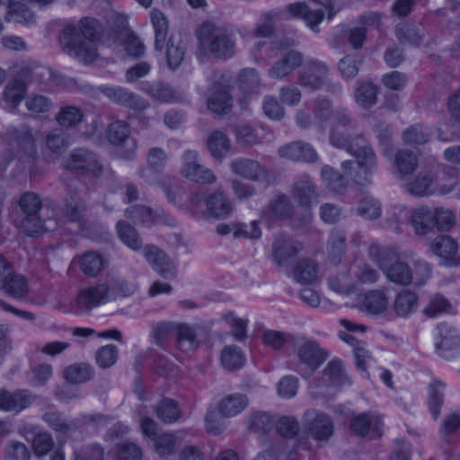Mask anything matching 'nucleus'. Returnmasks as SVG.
<instances>
[{
    "instance_id": "37",
    "label": "nucleus",
    "mask_w": 460,
    "mask_h": 460,
    "mask_svg": "<svg viewBox=\"0 0 460 460\" xmlns=\"http://www.w3.org/2000/svg\"><path fill=\"white\" fill-rule=\"evenodd\" d=\"M0 289H3L8 296L13 298H22L29 292V286L26 279L13 270L6 275Z\"/></svg>"
},
{
    "instance_id": "8",
    "label": "nucleus",
    "mask_w": 460,
    "mask_h": 460,
    "mask_svg": "<svg viewBox=\"0 0 460 460\" xmlns=\"http://www.w3.org/2000/svg\"><path fill=\"white\" fill-rule=\"evenodd\" d=\"M329 75L330 68L326 63L309 59L300 71L297 82L302 87L311 91L325 89L334 94L340 93L341 89L340 84L332 82Z\"/></svg>"
},
{
    "instance_id": "12",
    "label": "nucleus",
    "mask_w": 460,
    "mask_h": 460,
    "mask_svg": "<svg viewBox=\"0 0 460 460\" xmlns=\"http://www.w3.org/2000/svg\"><path fill=\"white\" fill-rule=\"evenodd\" d=\"M262 48L270 49L272 52L278 51L277 47H270L266 42H258L254 45L253 54L257 58H263L259 55ZM280 57L269 69V75L274 79H282L290 75L295 69L302 65L303 56L296 50H283L279 49Z\"/></svg>"
},
{
    "instance_id": "30",
    "label": "nucleus",
    "mask_w": 460,
    "mask_h": 460,
    "mask_svg": "<svg viewBox=\"0 0 460 460\" xmlns=\"http://www.w3.org/2000/svg\"><path fill=\"white\" fill-rule=\"evenodd\" d=\"M208 108L217 114L226 113L232 107V97L229 85L226 80L216 82L212 86V93L207 101Z\"/></svg>"
},
{
    "instance_id": "38",
    "label": "nucleus",
    "mask_w": 460,
    "mask_h": 460,
    "mask_svg": "<svg viewBox=\"0 0 460 460\" xmlns=\"http://www.w3.org/2000/svg\"><path fill=\"white\" fill-rule=\"evenodd\" d=\"M389 300L386 294L378 289L367 292L362 301V308L370 314L378 315L388 308Z\"/></svg>"
},
{
    "instance_id": "33",
    "label": "nucleus",
    "mask_w": 460,
    "mask_h": 460,
    "mask_svg": "<svg viewBox=\"0 0 460 460\" xmlns=\"http://www.w3.org/2000/svg\"><path fill=\"white\" fill-rule=\"evenodd\" d=\"M430 250L449 264H454L458 252V244L454 238L448 235H439L431 242Z\"/></svg>"
},
{
    "instance_id": "50",
    "label": "nucleus",
    "mask_w": 460,
    "mask_h": 460,
    "mask_svg": "<svg viewBox=\"0 0 460 460\" xmlns=\"http://www.w3.org/2000/svg\"><path fill=\"white\" fill-rule=\"evenodd\" d=\"M179 436L170 432L161 433L154 440L155 451L161 457L169 456L173 454L178 438H181L183 435L181 431L178 432Z\"/></svg>"
},
{
    "instance_id": "14",
    "label": "nucleus",
    "mask_w": 460,
    "mask_h": 460,
    "mask_svg": "<svg viewBox=\"0 0 460 460\" xmlns=\"http://www.w3.org/2000/svg\"><path fill=\"white\" fill-rule=\"evenodd\" d=\"M335 2L329 1L327 4H323L318 1H309L308 3H295L288 6V13L294 17L303 18L307 26L314 31H318V25L324 18L325 11L328 12L329 18L336 13L333 11Z\"/></svg>"
},
{
    "instance_id": "7",
    "label": "nucleus",
    "mask_w": 460,
    "mask_h": 460,
    "mask_svg": "<svg viewBox=\"0 0 460 460\" xmlns=\"http://www.w3.org/2000/svg\"><path fill=\"white\" fill-rule=\"evenodd\" d=\"M189 209L197 218H225L231 214L233 204L221 190H217L208 196L202 192L192 193L189 200Z\"/></svg>"
},
{
    "instance_id": "20",
    "label": "nucleus",
    "mask_w": 460,
    "mask_h": 460,
    "mask_svg": "<svg viewBox=\"0 0 460 460\" xmlns=\"http://www.w3.org/2000/svg\"><path fill=\"white\" fill-rule=\"evenodd\" d=\"M436 350L444 358H451L460 346V336L451 325L442 323L437 327Z\"/></svg>"
},
{
    "instance_id": "48",
    "label": "nucleus",
    "mask_w": 460,
    "mask_h": 460,
    "mask_svg": "<svg viewBox=\"0 0 460 460\" xmlns=\"http://www.w3.org/2000/svg\"><path fill=\"white\" fill-rule=\"evenodd\" d=\"M377 89L370 82L358 84L355 93L357 103L364 109H368L376 103Z\"/></svg>"
},
{
    "instance_id": "53",
    "label": "nucleus",
    "mask_w": 460,
    "mask_h": 460,
    "mask_svg": "<svg viewBox=\"0 0 460 460\" xmlns=\"http://www.w3.org/2000/svg\"><path fill=\"white\" fill-rule=\"evenodd\" d=\"M130 126L123 120L112 122L107 130V139L112 145H121L129 138Z\"/></svg>"
},
{
    "instance_id": "43",
    "label": "nucleus",
    "mask_w": 460,
    "mask_h": 460,
    "mask_svg": "<svg viewBox=\"0 0 460 460\" xmlns=\"http://www.w3.org/2000/svg\"><path fill=\"white\" fill-rule=\"evenodd\" d=\"M330 144L339 149L349 153L359 142H364L361 135L352 136L341 132L337 127H332L329 136Z\"/></svg>"
},
{
    "instance_id": "39",
    "label": "nucleus",
    "mask_w": 460,
    "mask_h": 460,
    "mask_svg": "<svg viewBox=\"0 0 460 460\" xmlns=\"http://www.w3.org/2000/svg\"><path fill=\"white\" fill-rule=\"evenodd\" d=\"M248 405L244 394H234L223 398L218 404V411L223 417L230 418L241 413Z\"/></svg>"
},
{
    "instance_id": "17",
    "label": "nucleus",
    "mask_w": 460,
    "mask_h": 460,
    "mask_svg": "<svg viewBox=\"0 0 460 460\" xmlns=\"http://www.w3.org/2000/svg\"><path fill=\"white\" fill-rule=\"evenodd\" d=\"M111 297L108 281L97 282L80 291L76 304L81 313H86L101 305L112 302Z\"/></svg>"
},
{
    "instance_id": "24",
    "label": "nucleus",
    "mask_w": 460,
    "mask_h": 460,
    "mask_svg": "<svg viewBox=\"0 0 460 460\" xmlns=\"http://www.w3.org/2000/svg\"><path fill=\"white\" fill-rule=\"evenodd\" d=\"M318 196L317 186L309 175H301L294 182L292 197L300 207L310 208L317 201Z\"/></svg>"
},
{
    "instance_id": "54",
    "label": "nucleus",
    "mask_w": 460,
    "mask_h": 460,
    "mask_svg": "<svg viewBox=\"0 0 460 460\" xmlns=\"http://www.w3.org/2000/svg\"><path fill=\"white\" fill-rule=\"evenodd\" d=\"M84 118L82 111L75 106L62 107L56 116L58 123L64 128H72L78 125Z\"/></svg>"
},
{
    "instance_id": "28",
    "label": "nucleus",
    "mask_w": 460,
    "mask_h": 460,
    "mask_svg": "<svg viewBox=\"0 0 460 460\" xmlns=\"http://www.w3.org/2000/svg\"><path fill=\"white\" fill-rule=\"evenodd\" d=\"M34 401V396L27 390L10 393L0 390V410L20 412L28 408Z\"/></svg>"
},
{
    "instance_id": "11",
    "label": "nucleus",
    "mask_w": 460,
    "mask_h": 460,
    "mask_svg": "<svg viewBox=\"0 0 460 460\" xmlns=\"http://www.w3.org/2000/svg\"><path fill=\"white\" fill-rule=\"evenodd\" d=\"M6 141L14 154L9 155L6 158V164H9L14 158L28 157L33 159L36 155V138L29 127L23 126L20 128H10L5 133ZM6 165L3 168L4 170Z\"/></svg>"
},
{
    "instance_id": "59",
    "label": "nucleus",
    "mask_w": 460,
    "mask_h": 460,
    "mask_svg": "<svg viewBox=\"0 0 460 460\" xmlns=\"http://www.w3.org/2000/svg\"><path fill=\"white\" fill-rule=\"evenodd\" d=\"M395 35L402 44L417 47L422 41V34L418 28L412 25H398L395 28Z\"/></svg>"
},
{
    "instance_id": "55",
    "label": "nucleus",
    "mask_w": 460,
    "mask_h": 460,
    "mask_svg": "<svg viewBox=\"0 0 460 460\" xmlns=\"http://www.w3.org/2000/svg\"><path fill=\"white\" fill-rule=\"evenodd\" d=\"M26 93L25 82L22 79H15L10 82L4 88V98L6 102L13 108L17 107L22 101Z\"/></svg>"
},
{
    "instance_id": "42",
    "label": "nucleus",
    "mask_w": 460,
    "mask_h": 460,
    "mask_svg": "<svg viewBox=\"0 0 460 460\" xmlns=\"http://www.w3.org/2000/svg\"><path fill=\"white\" fill-rule=\"evenodd\" d=\"M68 144V137L62 129L55 128L49 131L46 136V150L55 156L47 158L48 161H54L66 150Z\"/></svg>"
},
{
    "instance_id": "58",
    "label": "nucleus",
    "mask_w": 460,
    "mask_h": 460,
    "mask_svg": "<svg viewBox=\"0 0 460 460\" xmlns=\"http://www.w3.org/2000/svg\"><path fill=\"white\" fill-rule=\"evenodd\" d=\"M430 130L420 124L408 128L402 134L403 141L408 145H423L430 137Z\"/></svg>"
},
{
    "instance_id": "40",
    "label": "nucleus",
    "mask_w": 460,
    "mask_h": 460,
    "mask_svg": "<svg viewBox=\"0 0 460 460\" xmlns=\"http://www.w3.org/2000/svg\"><path fill=\"white\" fill-rule=\"evenodd\" d=\"M150 21L155 31V49L161 51L168 32V20L165 15L156 8L150 12Z\"/></svg>"
},
{
    "instance_id": "49",
    "label": "nucleus",
    "mask_w": 460,
    "mask_h": 460,
    "mask_svg": "<svg viewBox=\"0 0 460 460\" xmlns=\"http://www.w3.org/2000/svg\"><path fill=\"white\" fill-rule=\"evenodd\" d=\"M244 361L243 353L235 345L226 346L221 352V363L225 368L229 370L239 369L243 366Z\"/></svg>"
},
{
    "instance_id": "29",
    "label": "nucleus",
    "mask_w": 460,
    "mask_h": 460,
    "mask_svg": "<svg viewBox=\"0 0 460 460\" xmlns=\"http://www.w3.org/2000/svg\"><path fill=\"white\" fill-rule=\"evenodd\" d=\"M419 296L411 290L402 289L398 292L392 303V310L399 318L407 319L419 308Z\"/></svg>"
},
{
    "instance_id": "31",
    "label": "nucleus",
    "mask_w": 460,
    "mask_h": 460,
    "mask_svg": "<svg viewBox=\"0 0 460 460\" xmlns=\"http://www.w3.org/2000/svg\"><path fill=\"white\" fill-rule=\"evenodd\" d=\"M279 156L294 161L315 162L317 154L314 147L302 141L286 144L279 148Z\"/></svg>"
},
{
    "instance_id": "35",
    "label": "nucleus",
    "mask_w": 460,
    "mask_h": 460,
    "mask_svg": "<svg viewBox=\"0 0 460 460\" xmlns=\"http://www.w3.org/2000/svg\"><path fill=\"white\" fill-rule=\"evenodd\" d=\"M80 270L89 277L98 276L106 266V261L102 254L89 251L77 257Z\"/></svg>"
},
{
    "instance_id": "32",
    "label": "nucleus",
    "mask_w": 460,
    "mask_h": 460,
    "mask_svg": "<svg viewBox=\"0 0 460 460\" xmlns=\"http://www.w3.org/2000/svg\"><path fill=\"white\" fill-rule=\"evenodd\" d=\"M318 265L308 258L299 260L292 269V277L295 281L302 285L312 284L318 279Z\"/></svg>"
},
{
    "instance_id": "44",
    "label": "nucleus",
    "mask_w": 460,
    "mask_h": 460,
    "mask_svg": "<svg viewBox=\"0 0 460 460\" xmlns=\"http://www.w3.org/2000/svg\"><path fill=\"white\" fill-rule=\"evenodd\" d=\"M207 146L213 157L223 158L229 152L231 142L224 132L216 130L209 135Z\"/></svg>"
},
{
    "instance_id": "2",
    "label": "nucleus",
    "mask_w": 460,
    "mask_h": 460,
    "mask_svg": "<svg viewBox=\"0 0 460 460\" xmlns=\"http://www.w3.org/2000/svg\"><path fill=\"white\" fill-rule=\"evenodd\" d=\"M369 256L378 265L387 279L396 285L420 287L430 278V267L424 261H417L414 269L401 261L392 249L381 248L377 244L369 247Z\"/></svg>"
},
{
    "instance_id": "56",
    "label": "nucleus",
    "mask_w": 460,
    "mask_h": 460,
    "mask_svg": "<svg viewBox=\"0 0 460 460\" xmlns=\"http://www.w3.org/2000/svg\"><path fill=\"white\" fill-rule=\"evenodd\" d=\"M185 54V47L181 40L171 38L167 43V64L171 69L177 68L182 62Z\"/></svg>"
},
{
    "instance_id": "19",
    "label": "nucleus",
    "mask_w": 460,
    "mask_h": 460,
    "mask_svg": "<svg viewBox=\"0 0 460 460\" xmlns=\"http://www.w3.org/2000/svg\"><path fill=\"white\" fill-rule=\"evenodd\" d=\"M231 172L245 180L251 181H262L269 176V171L266 166L256 160L249 158H236L229 164Z\"/></svg>"
},
{
    "instance_id": "9",
    "label": "nucleus",
    "mask_w": 460,
    "mask_h": 460,
    "mask_svg": "<svg viewBox=\"0 0 460 460\" xmlns=\"http://www.w3.org/2000/svg\"><path fill=\"white\" fill-rule=\"evenodd\" d=\"M312 115L305 110H298L295 120L298 128L307 129L314 126L319 133H324L333 116V107L330 100L317 97L312 101Z\"/></svg>"
},
{
    "instance_id": "34",
    "label": "nucleus",
    "mask_w": 460,
    "mask_h": 460,
    "mask_svg": "<svg viewBox=\"0 0 460 460\" xmlns=\"http://www.w3.org/2000/svg\"><path fill=\"white\" fill-rule=\"evenodd\" d=\"M346 252V234L342 230L333 229L328 238L327 253L331 263L337 265Z\"/></svg>"
},
{
    "instance_id": "61",
    "label": "nucleus",
    "mask_w": 460,
    "mask_h": 460,
    "mask_svg": "<svg viewBox=\"0 0 460 460\" xmlns=\"http://www.w3.org/2000/svg\"><path fill=\"white\" fill-rule=\"evenodd\" d=\"M238 84L245 94L256 92L261 84L258 73L252 68L243 69L238 76Z\"/></svg>"
},
{
    "instance_id": "25",
    "label": "nucleus",
    "mask_w": 460,
    "mask_h": 460,
    "mask_svg": "<svg viewBox=\"0 0 460 460\" xmlns=\"http://www.w3.org/2000/svg\"><path fill=\"white\" fill-rule=\"evenodd\" d=\"M294 212V206L286 194L275 195L262 209V217L269 222L283 220L290 217Z\"/></svg>"
},
{
    "instance_id": "6",
    "label": "nucleus",
    "mask_w": 460,
    "mask_h": 460,
    "mask_svg": "<svg viewBox=\"0 0 460 460\" xmlns=\"http://www.w3.org/2000/svg\"><path fill=\"white\" fill-rule=\"evenodd\" d=\"M42 202L33 192H25L18 199L20 213L13 217L14 226L28 236L35 237L41 234L49 227L44 226L39 216Z\"/></svg>"
},
{
    "instance_id": "1",
    "label": "nucleus",
    "mask_w": 460,
    "mask_h": 460,
    "mask_svg": "<svg viewBox=\"0 0 460 460\" xmlns=\"http://www.w3.org/2000/svg\"><path fill=\"white\" fill-rule=\"evenodd\" d=\"M364 142H359L349 154L355 158L341 163L342 174L329 165L322 168L323 181L334 192L341 193L348 187L349 178L356 185L367 187L372 184V175L377 169V157L373 148Z\"/></svg>"
},
{
    "instance_id": "13",
    "label": "nucleus",
    "mask_w": 460,
    "mask_h": 460,
    "mask_svg": "<svg viewBox=\"0 0 460 460\" xmlns=\"http://www.w3.org/2000/svg\"><path fill=\"white\" fill-rule=\"evenodd\" d=\"M329 353L313 340H305L297 346L296 370L308 377L327 359Z\"/></svg>"
},
{
    "instance_id": "26",
    "label": "nucleus",
    "mask_w": 460,
    "mask_h": 460,
    "mask_svg": "<svg viewBox=\"0 0 460 460\" xmlns=\"http://www.w3.org/2000/svg\"><path fill=\"white\" fill-rule=\"evenodd\" d=\"M350 429L360 437L378 438L383 434V423L374 414L361 413L351 419Z\"/></svg>"
},
{
    "instance_id": "23",
    "label": "nucleus",
    "mask_w": 460,
    "mask_h": 460,
    "mask_svg": "<svg viewBox=\"0 0 460 460\" xmlns=\"http://www.w3.org/2000/svg\"><path fill=\"white\" fill-rule=\"evenodd\" d=\"M159 330L172 332L176 337L177 349L183 353H190L199 346L195 329L188 324H162Z\"/></svg>"
},
{
    "instance_id": "16",
    "label": "nucleus",
    "mask_w": 460,
    "mask_h": 460,
    "mask_svg": "<svg viewBox=\"0 0 460 460\" xmlns=\"http://www.w3.org/2000/svg\"><path fill=\"white\" fill-rule=\"evenodd\" d=\"M304 244L295 237L279 234L271 245V259L280 268H288L304 250Z\"/></svg>"
},
{
    "instance_id": "47",
    "label": "nucleus",
    "mask_w": 460,
    "mask_h": 460,
    "mask_svg": "<svg viewBox=\"0 0 460 460\" xmlns=\"http://www.w3.org/2000/svg\"><path fill=\"white\" fill-rule=\"evenodd\" d=\"M117 234L121 242L133 251H139L142 247V239L137 230L125 221H119L116 225Z\"/></svg>"
},
{
    "instance_id": "22",
    "label": "nucleus",
    "mask_w": 460,
    "mask_h": 460,
    "mask_svg": "<svg viewBox=\"0 0 460 460\" xmlns=\"http://www.w3.org/2000/svg\"><path fill=\"white\" fill-rule=\"evenodd\" d=\"M143 254L148 263L162 278L173 279L176 278L177 270L175 265L167 255L155 245H146Z\"/></svg>"
},
{
    "instance_id": "21",
    "label": "nucleus",
    "mask_w": 460,
    "mask_h": 460,
    "mask_svg": "<svg viewBox=\"0 0 460 460\" xmlns=\"http://www.w3.org/2000/svg\"><path fill=\"white\" fill-rule=\"evenodd\" d=\"M100 91L112 102L142 111L149 107V102L134 93L119 86H101Z\"/></svg>"
},
{
    "instance_id": "5",
    "label": "nucleus",
    "mask_w": 460,
    "mask_h": 460,
    "mask_svg": "<svg viewBox=\"0 0 460 460\" xmlns=\"http://www.w3.org/2000/svg\"><path fill=\"white\" fill-rule=\"evenodd\" d=\"M455 221L454 213L443 207L420 205L409 212V222L415 234L420 236L427 235L435 229L447 231L455 225Z\"/></svg>"
},
{
    "instance_id": "4",
    "label": "nucleus",
    "mask_w": 460,
    "mask_h": 460,
    "mask_svg": "<svg viewBox=\"0 0 460 460\" xmlns=\"http://www.w3.org/2000/svg\"><path fill=\"white\" fill-rule=\"evenodd\" d=\"M199 50L217 58H229L234 55L235 39L231 30L211 22L202 23L197 31Z\"/></svg>"
},
{
    "instance_id": "60",
    "label": "nucleus",
    "mask_w": 460,
    "mask_h": 460,
    "mask_svg": "<svg viewBox=\"0 0 460 460\" xmlns=\"http://www.w3.org/2000/svg\"><path fill=\"white\" fill-rule=\"evenodd\" d=\"M21 76L25 84H41L50 77V70L43 66H27L22 69Z\"/></svg>"
},
{
    "instance_id": "45",
    "label": "nucleus",
    "mask_w": 460,
    "mask_h": 460,
    "mask_svg": "<svg viewBox=\"0 0 460 460\" xmlns=\"http://www.w3.org/2000/svg\"><path fill=\"white\" fill-rule=\"evenodd\" d=\"M125 215L136 224L151 225L155 223L160 213L146 206H132L126 209Z\"/></svg>"
},
{
    "instance_id": "41",
    "label": "nucleus",
    "mask_w": 460,
    "mask_h": 460,
    "mask_svg": "<svg viewBox=\"0 0 460 460\" xmlns=\"http://www.w3.org/2000/svg\"><path fill=\"white\" fill-rule=\"evenodd\" d=\"M93 376V367L86 363L72 364L64 371L66 380L75 385L85 383L91 380Z\"/></svg>"
},
{
    "instance_id": "62",
    "label": "nucleus",
    "mask_w": 460,
    "mask_h": 460,
    "mask_svg": "<svg viewBox=\"0 0 460 460\" xmlns=\"http://www.w3.org/2000/svg\"><path fill=\"white\" fill-rule=\"evenodd\" d=\"M450 309V302L442 295L436 294L430 297L429 303L423 309V314L429 318H434L443 313L448 312Z\"/></svg>"
},
{
    "instance_id": "3",
    "label": "nucleus",
    "mask_w": 460,
    "mask_h": 460,
    "mask_svg": "<svg viewBox=\"0 0 460 460\" xmlns=\"http://www.w3.org/2000/svg\"><path fill=\"white\" fill-rule=\"evenodd\" d=\"M100 26L93 18L80 20L77 26L67 25L60 36L63 49L84 64L93 62L97 54L96 42L100 40Z\"/></svg>"
},
{
    "instance_id": "10",
    "label": "nucleus",
    "mask_w": 460,
    "mask_h": 460,
    "mask_svg": "<svg viewBox=\"0 0 460 460\" xmlns=\"http://www.w3.org/2000/svg\"><path fill=\"white\" fill-rule=\"evenodd\" d=\"M62 164L66 170L82 176L97 177L102 171L96 154L84 147L73 149L63 159Z\"/></svg>"
},
{
    "instance_id": "36",
    "label": "nucleus",
    "mask_w": 460,
    "mask_h": 460,
    "mask_svg": "<svg viewBox=\"0 0 460 460\" xmlns=\"http://www.w3.org/2000/svg\"><path fill=\"white\" fill-rule=\"evenodd\" d=\"M406 190L418 197H429L434 193V177L429 172H420L406 183Z\"/></svg>"
},
{
    "instance_id": "52",
    "label": "nucleus",
    "mask_w": 460,
    "mask_h": 460,
    "mask_svg": "<svg viewBox=\"0 0 460 460\" xmlns=\"http://www.w3.org/2000/svg\"><path fill=\"white\" fill-rule=\"evenodd\" d=\"M324 373L329 377V380L332 385L341 386L350 384L343 364L340 360H331L324 368Z\"/></svg>"
},
{
    "instance_id": "51",
    "label": "nucleus",
    "mask_w": 460,
    "mask_h": 460,
    "mask_svg": "<svg viewBox=\"0 0 460 460\" xmlns=\"http://www.w3.org/2000/svg\"><path fill=\"white\" fill-rule=\"evenodd\" d=\"M155 410L156 416L165 423H173L181 417L177 402L171 399L162 400Z\"/></svg>"
},
{
    "instance_id": "64",
    "label": "nucleus",
    "mask_w": 460,
    "mask_h": 460,
    "mask_svg": "<svg viewBox=\"0 0 460 460\" xmlns=\"http://www.w3.org/2000/svg\"><path fill=\"white\" fill-rule=\"evenodd\" d=\"M4 458L6 460H30L31 453L23 443L11 440L4 447Z\"/></svg>"
},
{
    "instance_id": "15",
    "label": "nucleus",
    "mask_w": 460,
    "mask_h": 460,
    "mask_svg": "<svg viewBox=\"0 0 460 460\" xmlns=\"http://www.w3.org/2000/svg\"><path fill=\"white\" fill-rule=\"evenodd\" d=\"M180 173L182 177L202 184H212L217 181L214 172L204 166L196 150H185L181 158Z\"/></svg>"
},
{
    "instance_id": "57",
    "label": "nucleus",
    "mask_w": 460,
    "mask_h": 460,
    "mask_svg": "<svg viewBox=\"0 0 460 460\" xmlns=\"http://www.w3.org/2000/svg\"><path fill=\"white\" fill-rule=\"evenodd\" d=\"M395 164L402 174H411L418 165V158L413 152L402 149L396 153Z\"/></svg>"
},
{
    "instance_id": "27",
    "label": "nucleus",
    "mask_w": 460,
    "mask_h": 460,
    "mask_svg": "<svg viewBox=\"0 0 460 460\" xmlns=\"http://www.w3.org/2000/svg\"><path fill=\"white\" fill-rule=\"evenodd\" d=\"M141 90L153 100L161 103L182 102L184 97L176 92L170 84L163 82H145Z\"/></svg>"
},
{
    "instance_id": "46",
    "label": "nucleus",
    "mask_w": 460,
    "mask_h": 460,
    "mask_svg": "<svg viewBox=\"0 0 460 460\" xmlns=\"http://www.w3.org/2000/svg\"><path fill=\"white\" fill-rule=\"evenodd\" d=\"M7 14L10 20L25 25L36 22L35 13L23 3L11 1L8 4Z\"/></svg>"
},
{
    "instance_id": "63",
    "label": "nucleus",
    "mask_w": 460,
    "mask_h": 460,
    "mask_svg": "<svg viewBox=\"0 0 460 460\" xmlns=\"http://www.w3.org/2000/svg\"><path fill=\"white\" fill-rule=\"evenodd\" d=\"M445 392V384L439 381H434L429 385V410L435 419L440 413V408L443 404Z\"/></svg>"
},
{
    "instance_id": "18",
    "label": "nucleus",
    "mask_w": 460,
    "mask_h": 460,
    "mask_svg": "<svg viewBox=\"0 0 460 460\" xmlns=\"http://www.w3.org/2000/svg\"><path fill=\"white\" fill-rule=\"evenodd\" d=\"M305 428L317 441L328 440L333 434L331 417L315 410H309L305 413Z\"/></svg>"
}]
</instances>
